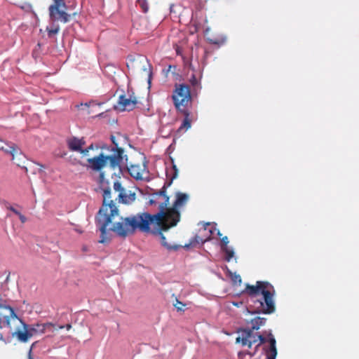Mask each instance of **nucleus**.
<instances>
[{
	"instance_id": "dca6fc26",
	"label": "nucleus",
	"mask_w": 359,
	"mask_h": 359,
	"mask_svg": "<svg viewBox=\"0 0 359 359\" xmlns=\"http://www.w3.org/2000/svg\"><path fill=\"white\" fill-rule=\"evenodd\" d=\"M178 170L177 168L176 165L174 163L173 160L172 159V166L170 168H166V177L168 178V181L165 182L168 183V186H170L173 182V180L177 177Z\"/></svg>"
},
{
	"instance_id": "b1692460",
	"label": "nucleus",
	"mask_w": 359,
	"mask_h": 359,
	"mask_svg": "<svg viewBox=\"0 0 359 359\" xmlns=\"http://www.w3.org/2000/svg\"><path fill=\"white\" fill-rule=\"evenodd\" d=\"M253 330H252V327H251V328H243V329L240 330V331L241 332V334H242V337L248 338V339H250V338L252 337V333H253Z\"/></svg>"
},
{
	"instance_id": "e433bc0d",
	"label": "nucleus",
	"mask_w": 359,
	"mask_h": 359,
	"mask_svg": "<svg viewBox=\"0 0 359 359\" xmlns=\"http://www.w3.org/2000/svg\"><path fill=\"white\" fill-rule=\"evenodd\" d=\"M7 208L11 210L13 212H14L16 215H20V212L17 210L15 208H14L13 206H9Z\"/></svg>"
},
{
	"instance_id": "aec40b11",
	"label": "nucleus",
	"mask_w": 359,
	"mask_h": 359,
	"mask_svg": "<svg viewBox=\"0 0 359 359\" xmlns=\"http://www.w3.org/2000/svg\"><path fill=\"white\" fill-rule=\"evenodd\" d=\"M169 187L170 186H168V183L165 182L163 187L158 191L151 194V196L153 198H158V196H163L164 201H165L166 200V198H168L169 199V196H168L166 195V189Z\"/></svg>"
},
{
	"instance_id": "a211bd4d",
	"label": "nucleus",
	"mask_w": 359,
	"mask_h": 359,
	"mask_svg": "<svg viewBox=\"0 0 359 359\" xmlns=\"http://www.w3.org/2000/svg\"><path fill=\"white\" fill-rule=\"evenodd\" d=\"M266 322V318L256 317L251 320L252 330H257L262 325H264Z\"/></svg>"
},
{
	"instance_id": "5701e85b",
	"label": "nucleus",
	"mask_w": 359,
	"mask_h": 359,
	"mask_svg": "<svg viewBox=\"0 0 359 359\" xmlns=\"http://www.w3.org/2000/svg\"><path fill=\"white\" fill-rule=\"evenodd\" d=\"M137 6H138L144 13H147L149 11V4L147 0H137Z\"/></svg>"
},
{
	"instance_id": "0eeeda50",
	"label": "nucleus",
	"mask_w": 359,
	"mask_h": 359,
	"mask_svg": "<svg viewBox=\"0 0 359 359\" xmlns=\"http://www.w3.org/2000/svg\"><path fill=\"white\" fill-rule=\"evenodd\" d=\"M133 218H136V215L127 217L124 219L123 222H116L111 227L107 228L108 225L107 226V236L109 237V239L107 240L105 242L109 241L111 239V234L110 232H114L118 236H121L123 238H126L129 234H133L135 233V231L137 229L133 228L132 226L129 224V220H130Z\"/></svg>"
},
{
	"instance_id": "39448f33",
	"label": "nucleus",
	"mask_w": 359,
	"mask_h": 359,
	"mask_svg": "<svg viewBox=\"0 0 359 359\" xmlns=\"http://www.w3.org/2000/svg\"><path fill=\"white\" fill-rule=\"evenodd\" d=\"M172 98L177 111L184 116L177 131H186L191 126V119L189 118L191 114L189 107L191 105L189 87L184 83L176 85Z\"/></svg>"
},
{
	"instance_id": "f03ea898",
	"label": "nucleus",
	"mask_w": 359,
	"mask_h": 359,
	"mask_svg": "<svg viewBox=\"0 0 359 359\" xmlns=\"http://www.w3.org/2000/svg\"><path fill=\"white\" fill-rule=\"evenodd\" d=\"M111 154L106 155L103 153L93 158H88L86 168L95 172H99V180L101 184L105 181L104 172L102 170L107 165L109 161V167L114 170L118 168L122 170L123 167L127 165L128 156L124 154L123 149H111Z\"/></svg>"
},
{
	"instance_id": "6ab92c4d",
	"label": "nucleus",
	"mask_w": 359,
	"mask_h": 359,
	"mask_svg": "<svg viewBox=\"0 0 359 359\" xmlns=\"http://www.w3.org/2000/svg\"><path fill=\"white\" fill-rule=\"evenodd\" d=\"M114 189L116 191H118L119 194H118V198H119V200L121 202H126V201L124 200V198H126V195L124 194V189L123 188V187L121 186V182H119L118 181H116L114 183Z\"/></svg>"
},
{
	"instance_id": "3c124183",
	"label": "nucleus",
	"mask_w": 359,
	"mask_h": 359,
	"mask_svg": "<svg viewBox=\"0 0 359 359\" xmlns=\"http://www.w3.org/2000/svg\"><path fill=\"white\" fill-rule=\"evenodd\" d=\"M28 7H29V8H32V6H31L30 4H29V5H28Z\"/></svg>"
},
{
	"instance_id": "f704fd0d",
	"label": "nucleus",
	"mask_w": 359,
	"mask_h": 359,
	"mask_svg": "<svg viewBox=\"0 0 359 359\" xmlns=\"http://www.w3.org/2000/svg\"><path fill=\"white\" fill-rule=\"evenodd\" d=\"M151 78H152V71H151V68H149V73H148V79H147V83L149 86L151 85Z\"/></svg>"
},
{
	"instance_id": "7c9ffc66",
	"label": "nucleus",
	"mask_w": 359,
	"mask_h": 359,
	"mask_svg": "<svg viewBox=\"0 0 359 359\" xmlns=\"http://www.w3.org/2000/svg\"><path fill=\"white\" fill-rule=\"evenodd\" d=\"M257 339L259 341V344L257 345V346H259L262 344H264L266 342L265 337L262 334H259L257 336Z\"/></svg>"
},
{
	"instance_id": "20e7f679",
	"label": "nucleus",
	"mask_w": 359,
	"mask_h": 359,
	"mask_svg": "<svg viewBox=\"0 0 359 359\" xmlns=\"http://www.w3.org/2000/svg\"><path fill=\"white\" fill-rule=\"evenodd\" d=\"M168 205V198L161 203L158 205L159 211L154 215L148 212L138 213L136 215V218H133L129 220V224L134 229H138L143 232H148L150 230V224L156 222L158 226H161V229L167 223L170 224L172 219H168V213L165 212V209Z\"/></svg>"
},
{
	"instance_id": "c9c22d12",
	"label": "nucleus",
	"mask_w": 359,
	"mask_h": 359,
	"mask_svg": "<svg viewBox=\"0 0 359 359\" xmlns=\"http://www.w3.org/2000/svg\"><path fill=\"white\" fill-rule=\"evenodd\" d=\"M18 216L19 217V219L22 223H25L27 221L26 217L22 215L20 212V215H18Z\"/></svg>"
},
{
	"instance_id": "f3484780",
	"label": "nucleus",
	"mask_w": 359,
	"mask_h": 359,
	"mask_svg": "<svg viewBox=\"0 0 359 359\" xmlns=\"http://www.w3.org/2000/svg\"><path fill=\"white\" fill-rule=\"evenodd\" d=\"M158 233L161 238V245L167 249L168 251L172 252V251H177L179 249L182 248L181 245H177V244H170L167 242L165 236L161 233V231H158Z\"/></svg>"
},
{
	"instance_id": "a878e982",
	"label": "nucleus",
	"mask_w": 359,
	"mask_h": 359,
	"mask_svg": "<svg viewBox=\"0 0 359 359\" xmlns=\"http://www.w3.org/2000/svg\"><path fill=\"white\" fill-rule=\"evenodd\" d=\"M190 83L194 87H198L200 86V79L198 80L194 74H193L190 79Z\"/></svg>"
},
{
	"instance_id": "2f4dec72",
	"label": "nucleus",
	"mask_w": 359,
	"mask_h": 359,
	"mask_svg": "<svg viewBox=\"0 0 359 359\" xmlns=\"http://www.w3.org/2000/svg\"><path fill=\"white\" fill-rule=\"evenodd\" d=\"M93 149V144H91V145H90L88 147H87V148H86V149H83L81 148V151H80V153H81V154H86L87 153H88V151H89L90 150H91V149Z\"/></svg>"
},
{
	"instance_id": "cd10ccee",
	"label": "nucleus",
	"mask_w": 359,
	"mask_h": 359,
	"mask_svg": "<svg viewBox=\"0 0 359 359\" xmlns=\"http://www.w3.org/2000/svg\"><path fill=\"white\" fill-rule=\"evenodd\" d=\"M7 316L4 315L1 312H0V329L5 328V321Z\"/></svg>"
},
{
	"instance_id": "1a4fd4ad",
	"label": "nucleus",
	"mask_w": 359,
	"mask_h": 359,
	"mask_svg": "<svg viewBox=\"0 0 359 359\" xmlns=\"http://www.w3.org/2000/svg\"><path fill=\"white\" fill-rule=\"evenodd\" d=\"M5 308L8 309L10 311L9 316H7L6 318L5 328H7L8 332L13 335L14 330L20 328L24 322L17 316L14 309L11 306H8Z\"/></svg>"
},
{
	"instance_id": "ea45409f",
	"label": "nucleus",
	"mask_w": 359,
	"mask_h": 359,
	"mask_svg": "<svg viewBox=\"0 0 359 359\" xmlns=\"http://www.w3.org/2000/svg\"><path fill=\"white\" fill-rule=\"evenodd\" d=\"M66 328L67 330H69L72 327V325L70 324H67L66 325H62V326H60V329H62V328Z\"/></svg>"
},
{
	"instance_id": "393cba45",
	"label": "nucleus",
	"mask_w": 359,
	"mask_h": 359,
	"mask_svg": "<svg viewBox=\"0 0 359 359\" xmlns=\"http://www.w3.org/2000/svg\"><path fill=\"white\" fill-rule=\"evenodd\" d=\"M227 272L229 273L233 282H234L235 283H241L242 280L240 275H238L236 273H233L231 271H229V269H227Z\"/></svg>"
},
{
	"instance_id": "2eb2a0df",
	"label": "nucleus",
	"mask_w": 359,
	"mask_h": 359,
	"mask_svg": "<svg viewBox=\"0 0 359 359\" xmlns=\"http://www.w3.org/2000/svg\"><path fill=\"white\" fill-rule=\"evenodd\" d=\"M22 326L23 327L25 331L24 332L21 331L20 327L18 330H14V333L12 336L13 337L16 336L18 337V340L21 342H26V341H27L29 338L31 337L30 333L29 332V331L27 328L26 323H22Z\"/></svg>"
},
{
	"instance_id": "6e6552de",
	"label": "nucleus",
	"mask_w": 359,
	"mask_h": 359,
	"mask_svg": "<svg viewBox=\"0 0 359 359\" xmlns=\"http://www.w3.org/2000/svg\"><path fill=\"white\" fill-rule=\"evenodd\" d=\"M54 4L49 6L50 18L54 20H60L65 23L69 20V15L60 8H66L67 5L64 0H53Z\"/></svg>"
},
{
	"instance_id": "c03bdc74",
	"label": "nucleus",
	"mask_w": 359,
	"mask_h": 359,
	"mask_svg": "<svg viewBox=\"0 0 359 359\" xmlns=\"http://www.w3.org/2000/svg\"><path fill=\"white\" fill-rule=\"evenodd\" d=\"M193 245V243H192V242H191V243H190L189 244H186V245H184V248H189V246H190V245Z\"/></svg>"
},
{
	"instance_id": "37998d69",
	"label": "nucleus",
	"mask_w": 359,
	"mask_h": 359,
	"mask_svg": "<svg viewBox=\"0 0 359 359\" xmlns=\"http://www.w3.org/2000/svg\"><path fill=\"white\" fill-rule=\"evenodd\" d=\"M241 339H242V337H238L236 338V343L241 342Z\"/></svg>"
},
{
	"instance_id": "473e14b6",
	"label": "nucleus",
	"mask_w": 359,
	"mask_h": 359,
	"mask_svg": "<svg viewBox=\"0 0 359 359\" xmlns=\"http://www.w3.org/2000/svg\"><path fill=\"white\" fill-rule=\"evenodd\" d=\"M177 301V304H174V306H175L176 309L177 311H183L184 309L182 307H179V306H177V304H180L182 305V306H184V304H183L182 302H180L179 300H176Z\"/></svg>"
},
{
	"instance_id": "49530a36",
	"label": "nucleus",
	"mask_w": 359,
	"mask_h": 359,
	"mask_svg": "<svg viewBox=\"0 0 359 359\" xmlns=\"http://www.w3.org/2000/svg\"><path fill=\"white\" fill-rule=\"evenodd\" d=\"M36 164H37L38 165H39L41 168H45V166H44L43 165H42V164H40V163H37Z\"/></svg>"
},
{
	"instance_id": "9b49d317",
	"label": "nucleus",
	"mask_w": 359,
	"mask_h": 359,
	"mask_svg": "<svg viewBox=\"0 0 359 359\" xmlns=\"http://www.w3.org/2000/svg\"><path fill=\"white\" fill-rule=\"evenodd\" d=\"M51 327H53L52 323H35L32 325H27V328L30 333L31 337L37 334H43L47 329H50Z\"/></svg>"
},
{
	"instance_id": "603ef678",
	"label": "nucleus",
	"mask_w": 359,
	"mask_h": 359,
	"mask_svg": "<svg viewBox=\"0 0 359 359\" xmlns=\"http://www.w3.org/2000/svg\"><path fill=\"white\" fill-rule=\"evenodd\" d=\"M0 339H3V335H2V334H1Z\"/></svg>"
},
{
	"instance_id": "4be33fe9",
	"label": "nucleus",
	"mask_w": 359,
	"mask_h": 359,
	"mask_svg": "<svg viewBox=\"0 0 359 359\" xmlns=\"http://www.w3.org/2000/svg\"><path fill=\"white\" fill-rule=\"evenodd\" d=\"M208 41L211 44L221 46L225 43L226 37L224 36L212 37L208 39Z\"/></svg>"
},
{
	"instance_id": "72a5a7b5",
	"label": "nucleus",
	"mask_w": 359,
	"mask_h": 359,
	"mask_svg": "<svg viewBox=\"0 0 359 359\" xmlns=\"http://www.w3.org/2000/svg\"><path fill=\"white\" fill-rule=\"evenodd\" d=\"M215 231H217V234L218 236L220 237L222 236L219 230H218L215 226H214L211 229H210V233L211 234H213Z\"/></svg>"
},
{
	"instance_id": "412c9836",
	"label": "nucleus",
	"mask_w": 359,
	"mask_h": 359,
	"mask_svg": "<svg viewBox=\"0 0 359 359\" xmlns=\"http://www.w3.org/2000/svg\"><path fill=\"white\" fill-rule=\"evenodd\" d=\"M222 251L225 253V261L230 262L231 259L234 256V251L232 248H230L229 247H225L221 248Z\"/></svg>"
},
{
	"instance_id": "09e8293b",
	"label": "nucleus",
	"mask_w": 359,
	"mask_h": 359,
	"mask_svg": "<svg viewBox=\"0 0 359 359\" xmlns=\"http://www.w3.org/2000/svg\"><path fill=\"white\" fill-rule=\"evenodd\" d=\"M151 198H153V197H152L151 196ZM157 198H154V200H156V201H157Z\"/></svg>"
},
{
	"instance_id": "4468645a",
	"label": "nucleus",
	"mask_w": 359,
	"mask_h": 359,
	"mask_svg": "<svg viewBox=\"0 0 359 359\" xmlns=\"http://www.w3.org/2000/svg\"><path fill=\"white\" fill-rule=\"evenodd\" d=\"M268 337H269V342L270 344V347L268 350H266V353H267L266 359H276V355H277L276 339L271 331H269Z\"/></svg>"
},
{
	"instance_id": "c756f323",
	"label": "nucleus",
	"mask_w": 359,
	"mask_h": 359,
	"mask_svg": "<svg viewBox=\"0 0 359 359\" xmlns=\"http://www.w3.org/2000/svg\"><path fill=\"white\" fill-rule=\"evenodd\" d=\"M221 243H222L221 248H222L228 247V246H227V245H228V243H229V240H228L227 236H224V237L221 239Z\"/></svg>"
},
{
	"instance_id": "79ce46f5",
	"label": "nucleus",
	"mask_w": 359,
	"mask_h": 359,
	"mask_svg": "<svg viewBox=\"0 0 359 359\" xmlns=\"http://www.w3.org/2000/svg\"><path fill=\"white\" fill-rule=\"evenodd\" d=\"M148 203L151 205H154L156 203V200H154V198H150Z\"/></svg>"
},
{
	"instance_id": "4c0bfd02",
	"label": "nucleus",
	"mask_w": 359,
	"mask_h": 359,
	"mask_svg": "<svg viewBox=\"0 0 359 359\" xmlns=\"http://www.w3.org/2000/svg\"><path fill=\"white\" fill-rule=\"evenodd\" d=\"M34 346V344H32V346L30 347L29 350V352H28V359H34L32 356V348L33 346Z\"/></svg>"
},
{
	"instance_id": "58836bf2",
	"label": "nucleus",
	"mask_w": 359,
	"mask_h": 359,
	"mask_svg": "<svg viewBox=\"0 0 359 359\" xmlns=\"http://www.w3.org/2000/svg\"><path fill=\"white\" fill-rule=\"evenodd\" d=\"M248 338H245V337H242V339H241V343H242V345L243 346H246L248 342Z\"/></svg>"
},
{
	"instance_id": "9d476101",
	"label": "nucleus",
	"mask_w": 359,
	"mask_h": 359,
	"mask_svg": "<svg viewBox=\"0 0 359 359\" xmlns=\"http://www.w3.org/2000/svg\"><path fill=\"white\" fill-rule=\"evenodd\" d=\"M136 104L135 99L132 100L127 98L125 95H121L118 97V106H115L114 108L120 111H131L135 107Z\"/></svg>"
},
{
	"instance_id": "c85d7f7f",
	"label": "nucleus",
	"mask_w": 359,
	"mask_h": 359,
	"mask_svg": "<svg viewBox=\"0 0 359 359\" xmlns=\"http://www.w3.org/2000/svg\"><path fill=\"white\" fill-rule=\"evenodd\" d=\"M59 32V27L57 26L56 27H54L50 29H48V36H51L53 34H56Z\"/></svg>"
},
{
	"instance_id": "de8ad7c7",
	"label": "nucleus",
	"mask_w": 359,
	"mask_h": 359,
	"mask_svg": "<svg viewBox=\"0 0 359 359\" xmlns=\"http://www.w3.org/2000/svg\"><path fill=\"white\" fill-rule=\"evenodd\" d=\"M258 339L254 337L252 339H250V341H255V343L257 342Z\"/></svg>"
},
{
	"instance_id": "7ed1b4c3",
	"label": "nucleus",
	"mask_w": 359,
	"mask_h": 359,
	"mask_svg": "<svg viewBox=\"0 0 359 359\" xmlns=\"http://www.w3.org/2000/svg\"><path fill=\"white\" fill-rule=\"evenodd\" d=\"M118 215V208L111 200V189L109 187L103 189V203L95 216V223L100 231L101 243H104L109 239L107 226L111 223L112 217Z\"/></svg>"
},
{
	"instance_id": "a18cd8bd",
	"label": "nucleus",
	"mask_w": 359,
	"mask_h": 359,
	"mask_svg": "<svg viewBox=\"0 0 359 359\" xmlns=\"http://www.w3.org/2000/svg\"><path fill=\"white\" fill-rule=\"evenodd\" d=\"M5 143H6V142H2V141L0 140V146H4V144H5Z\"/></svg>"
},
{
	"instance_id": "a19ab883",
	"label": "nucleus",
	"mask_w": 359,
	"mask_h": 359,
	"mask_svg": "<svg viewBox=\"0 0 359 359\" xmlns=\"http://www.w3.org/2000/svg\"><path fill=\"white\" fill-rule=\"evenodd\" d=\"M255 343V341H250L248 339V342L246 346H248L249 348H251L252 344Z\"/></svg>"
},
{
	"instance_id": "423d86ee",
	"label": "nucleus",
	"mask_w": 359,
	"mask_h": 359,
	"mask_svg": "<svg viewBox=\"0 0 359 359\" xmlns=\"http://www.w3.org/2000/svg\"><path fill=\"white\" fill-rule=\"evenodd\" d=\"M188 195L186 194H183L179 192L176 195V199L173 203V207L168 210V219H172V222L170 224H168L167 223L163 226V231H167L170 227L175 226L179 222L180 219V212L177 210V208L183 206L188 200Z\"/></svg>"
},
{
	"instance_id": "ddd939ff",
	"label": "nucleus",
	"mask_w": 359,
	"mask_h": 359,
	"mask_svg": "<svg viewBox=\"0 0 359 359\" xmlns=\"http://www.w3.org/2000/svg\"><path fill=\"white\" fill-rule=\"evenodd\" d=\"M0 150H2L4 152L11 154L13 157V161L15 160V155H22L19 148L12 142L5 143L4 146H0Z\"/></svg>"
},
{
	"instance_id": "8fccbe9b",
	"label": "nucleus",
	"mask_w": 359,
	"mask_h": 359,
	"mask_svg": "<svg viewBox=\"0 0 359 359\" xmlns=\"http://www.w3.org/2000/svg\"><path fill=\"white\" fill-rule=\"evenodd\" d=\"M15 164H17V165L20 166V164L17 162H14Z\"/></svg>"
},
{
	"instance_id": "f8f14e48",
	"label": "nucleus",
	"mask_w": 359,
	"mask_h": 359,
	"mask_svg": "<svg viewBox=\"0 0 359 359\" xmlns=\"http://www.w3.org/2000/svg\"><path fill=\"white\" fill-rule=\"evenodd\" d=\"M68 148L71 151H81L82 147L85 144V141L83 138L79 139L73 137L67 141Z\"/></svg>"
},
{
	"instance_id": "f257e3e1",
	"label": "nucleus",
	"mask_w": 359,
	"mask_h": 359,
	"mask_svg": "<svg viewBox=\"0 0 359 359\" xmlns=\"http://www.w3.org/2000/svg\"><path fill=\"white\" fill-rule=\"evenodd\" d=\"M244 292L248 294L252 303L247 308L250 313L271 314L274 313V289L268 282L257 281L255 285L246 284Z\"/></svg>"
},
{
	"instance_id": "bb28decb",
	"label": "nucleus",
	"mask_w": 359,
	"mask_h": 359,
	"mask_svg": "<svg viewBox=\"0 0 359 359\" xmlns=\"http://www.w3.org/2000/svg\"><path fill=\"white\" fill-rule=\"evenodd\" d=\"M112 143L114 144V147H102V148L104 149V148H106L107 150L110 151H111V149H114V148H117V149H122L121 147H118V144L115 142V137L114 135H111V137H110Z\"/></svg>"
}]
</instances>
